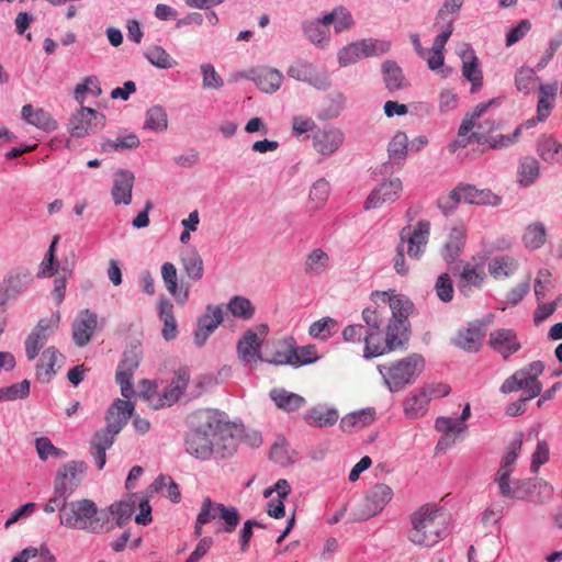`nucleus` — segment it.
<instances>
[{
    "label": "nucleus",
    "mask_w": 562,
    "mask_h": 562,
    "mask_svg": "<svg viewBox=\"0 0 562 562\" xmlns=\"http://www.w3.org/2000/svg\"><path fill=\"white\" fill-rule=\"evenodd\" d=\"M193 429L184 440L186 451L200 460H222L236 451L232 427L216 411L203 409L191 415Z\"/></svg>",
    "instance_id": "f257e3e1"
},
{
    "label": "nucleus",
    "mask_w": 562,
    "mask_h": 562,
    "mask_svg": "<svg viewBox=\"0 0 562 562\" xmlns=\"http://www.w3.org/2000/svg\"><path fill=\"white\" fill-rule=\"evenodd\" d=\"M407 539L419 548H432L446 537L447 518L435 504H425L409 515Z\"/></svg>",
    "instance_id": "f03ea898"
},
{
    "label": "nucleus",
    "mask_w": 562,
    "mask_h": 562,
    "mask_svg": "<svg viewBox=\"0 0 562 562\" xmlns=\"http://www.w3.org/2000/svg\"><path fill=\"white\" fill-rule=\"evenodd\" d=\"M59 521L67 528L89 533H103L114 529L106 510H99L97 504L88 498L64 503L60 507Z\"/></svg>",
    "instance_id": "7ed1b4c3"
},
{
    "label": "nucleus",
    "mask_w": 562,
    "mask_h": 562,
    "mask_svg": "<svg viewBox=\"0 0 562 562\" xmlns=\"http://www.w3.org/2000/svg\"><path fill=\"white\" fill-rule=\"evenodd\" d=\"M429 236L430 223L426 220L418 221L414 226H404L400 231L393 258V267L398 274L406 276L409 271L405 252L411 260H419L426 251Z\"/></svg>",
    "instance_id": "20e7f679"
},
{
    "label": "nucleus",
    "mask_w": 562,
    "mask_h": 562,
    "mask_svg": "<svg viewBox=\"0 0 562 562\" xmlns=\"http://www.w3.org/2000/svg\"><path fill=\"white\" fill-rule=\"evenodd\" d=\"M424 358L418 353H412L391 363L379 364L378 371L387 389L391 392H397L412 384L424 371Z\"/></svg>",
    "instance_id": "39448f33"
},
{
    "label": "nucleus",
    "mask_w": 562,
    "mask_h": 562,
    "mask_svg": "<svg viewBox=\"0 0 562 562\" xmlns=\"http://www.w3.org/2000/svg\"><path fill=\"white\" fill-rule=\"evenodd\" d=\"M460 202L497 206L502 203V199L488 189L480 190L472 184L460 183L447 196L438 200V206L443 210L445 214H448Z\"/></svg>",
    "instance_id": "423d86ee"
},
{
    "label": "nucleus",
    "mask_w": 562,
    "mask_h": 562,
    "mask_svg": "<svg viewBox=\"0 0 562 562\" xmlns=\"http://www.w3.org/2000/svg\"><path fill=\"white\" fill-rule=\"evenodd\" d=\"M543 369L544 366L541 361L529 363L507 378L501 386V392L507 394L517 390H524L525 395H529V397L538 396L542 389L538 376L542 373Z\"/></svg>",
    "instance_id": "0eeeda50"
},
{
    "label": "nucleus",
    "mask_w": 562,
    "mask_h": 562,
    "mask_svg": "<svg viewBox=\"0 0 562 562\" xmlns=\"http://www.w3.org/2000/svg\"><path fill=\"white\" fill-rule=\"evenodd\" d=\"M190 373L187 368H180L168 387L157 397H154L155 386L147 380L143 381L146 387L143 391L144 396L150 401V405L155 409L171 406L176 403L188 386Z\"/></svg>",
    "instance_id": "6e6552de"
},
{
    "label": "nucleus",
    "mask_w": 562,
    "mask_h": 562,
    "mask_svg": "<svg viewBox=\"0 0 562 562\" xmlns=\"http://www.w3.org/2000/svg\"><path fill=\"white\" fill-rule=\"evenodd\" d=\"M393 497L392 488L383 483L372 486L366 494L356 514L358 520H367L383 510Z\"/></svg>",
    "instance_id": "1a4fd4ad"
},
{
    "label": "nucleus",
    "mask_w": 562,
    "mask_h": 562,
    "mask_svg": "<svg viewBox=\"0 0 562 562\" xmlns=\"http://www.w3.org/2000/svg\"><path fill=\"white\" fill-rule=\"evenodd\" d=\"M105 116L93 109L82 106L69 122L70 134L74 137H85L104 127Z\"/></svg>",
    "instance_id": "9d476101"
},
{
    "label": "nucleus",
    "mask_w": 562,
    "mask_h": 562,
    "mask_svg": "<svg viewBox=\"0 0 562 562\" xmlns=\"http://www.w3.org/2000/svg\"><path fill=\"white\" fill-rule=\"evenodd\" d=\"M86 473L83 462L70 461L63 465L57 472L54 490L60 496H70L79 486Z\"/></svg>",
    "instance_id": "9b49d317"
},
{
    "label": "nucleus",
    "mask_w": 562,
    "mask_h": 562,
    "mask_svg": "<svg viewBox=\"0 0 562 562\" xmlns=\"http://www.w3.org/2000/svg\"><path fill=\"white\" fill-rule=\"evenodd\" d=\"M476 131L470 133L471 140L474 139L479 144H488L491 148L499 149L506 148L515 144L521 133V127L518 126L512 135H497L487 136L488 133L496 130L495 121L486 120L484 123L476 124Z\"/></svg>",
    "instance_id": "f8f14e48"
},
{
    "label": "nucleus",
    "mask_w": 562,
    "mask_h": 562,
    "mask_svg": "<svg viewBox=\"0 0 562 562\" xmlns=\"http://www.w3.org/2000/svg\"><path fill=\"white\" fill-rule=\"evenodd\" d=\"M59 318H42L25 339V352L29 360H34L45 346L49 336L58 326Z\"/></svg>",
    "instance_id": "ddd939ff"
},
{
    "label": "nucleus",
    "mask_w": 562,
    "mask_h": 562,
    "mask_svg": "<svg viewBox=\"0 0 562 562\" xmlns=\"http://www.w3.org/2000/svg\"><path fill=\"white\" fill-rule=\"evenodd\" d=\"M470 404L467 403L459 419L450 417H438L435 422V428L443 432L445 436L438 441L437 448H443L454 443L457 437L467 430L464 422L470 418Z\"/></svg>",
    "instance_id": "4468645a"
},
{
    "label": "nucleus",
    "mask_w": 562,
    "mask_h": 562,
    "mask_svg": "<svg viewBox=\"0 0 562 562\" xmlns=\"http://www.w3.org/2000/svg\"><path fill=\"white\" fill-rule=\"evenodd\" d=\"M288 75L295 80L307 82L316 89H325L329 85L327 74L306 60H299L290 65Z\"/></svg>",
    "instance_id": "2eb2a0df"
},
{
    "label": "nucleus",
    "mask_w": 562,
    "mask_h": 562,
    "mask_svg": "<svg viewBox=\"0 0 562 562\" xmlns=\"http://www.w3.org/2000/svg\"><path fill=\"white\" fill-rule=\"evenodd\" d=\"M139 350L137 348H133L124 352L123 359L119 364L115 379L120 384L121 393L125 398H130L134 393L131 379L139 364Z\"/></svg>",
    "instance_id": "dca6fc26"
},
{
    "label": "nucleus",
    "mask_w": 562,
    "mask_h": 562,
    "mask_svg": "<svg viewBox=\"0 0 562 562\" xmlns=\"http://www.w3.org/2000/svg\"><path fill=\"white\" fill-rule=\"evenodd\" d=\"M401 191L402 182L398 178L383 181L367 198L364 210L378 209L393 203L398 199Z\"/></svg>",
    "instance_id": "f3484780"
},
{
    "label": "nucleus",
    "mask_w": 562,
    "mask_h": 562,
    "mask_svg": "<svg viewBox=\"0 0 562 562\" xmlns=\"http://www.w3.org/2000/svg\"><path fill=\"white\" fill-rule=\"evenodd\" d=\"M488 346L504 359L520 350L521 344L512 328H497L490 333Z\"/></svg>",
    "instance_id": "a211bd4d"
},
{
    "label": "nucleus",
    "mask_w": 562,
    "mask_h": 562,
    "mask_svg": "<svg viewBox=\"0 0 562 562\" xmlns=\"http://www.w3.org/2000/svg\"><path fill=\"white\" fill-rule=\"evenodd\" d=\"M484 336V325L480 322H474L469 324L467 328L459 329L452 342L460 349L476 352L482 347Z\"/></svg>",
    "instance_id": "6ab92c4d"
},
{
    "label": "nucleus",
    "mask_w": 562,
    "mask_h": 562,
    "mask_svg": "<svg viewBox=\"0 0 562 562\" xmlns=\"http://www.w3.org/2000/svg\"><path fill=\"white\" fill-rule=\"evenodd\" d=\"M98 325V316L90 310L81 311L72 324V339L78 347H85L91 340V337Z\"/></svg>",
    "instance_id": "aec40b11"
},
{
    "label": "nucleus",
    "mask_w": 562,
    "mask_h": 562,
    "mask_svg": "<svg viewBox=\"0 0 562 562\" xmlns=\"http://www.w3.org/2000/svg\"><path fill=\"white\" fill-rule=\"evenodd\" d=\"M222 322V307L207 305L205 313L198 319V329L194 333V342L198 346L204 345L207 337L218 327Z\"/></svg>",
    "instance_id": "412c9836"
},
{
    "label": "nucleus",
    "mask_w": 562,
    "mask_h": 562,
    "mask_svg": "<svg viewBox=\"0 0 562 562\" xmlns=\"http://www.w3.org/2000/svg\"><path fill=\"white\" fill-rule=\"evenodd\" d=\"M462 76L471 82V93L477 92L483 85V74L480 68L479 58L471 46L464 45L461 52Z\"/></svg>",
    "instance_id": "4be33fe9"
},
{
    "label": "nucleus",
    "mask_w": 562,
    "mask_h": 562,
    "mask_svg": "<svg viewBox=\"0 0 562 562\" xmlns=\"http://www.w3.org/2000/svg\"><path fill=\"white\" fill-rule=\"evenodd\" d=\"M246 78L252 80L257 87L266 93H272L279 90L283 81L282 72L270 67L251 69L247 72Z\"/></svg>",
    "instance_id": "5701e85b"
},
{
    "label": "nucleus",
    "mask_w": 562,
    "mask_h": 562,
    "mask_svg": "<svg viewBox=\"0 0 562 562\" xmlns=\"http://www.w3.org/2000/svg\"><path fill=\"white\" fill-rule=\"evenodd\" d=\"M262 338L257 333L248 330L243 338L238 341L237 352L243 363L252 366L258 360H262L260 353V346Z\"/></svg>",
    "instance_id": "b1692460"
},
{
    "label": "nucleus",
    "mask_w": 562,
    "mask_h": 562,
    "mask_svg": "<svg viewBox=\"0 0 562 562\" xmlns=\"http://www.w3.org/2000/svg\"><path fill=\"white\" fill-rule=\"evenodd\" d=\"M134 187V175L128 170H119L114 175L111 194L116 205H128L132 202V190Z\"/></svg>",
    "instance_id": "393cba45"
},
{
    "label": "nucleus",
    "mask_w": 562,
    "mask_h": 562,
    "mask_svg": "<svg viewBox=\"0 0 562 562\" xmlns=\"http://www.w3.org/2000/svg\"><path fill=\"white\" fill-rule=\"evenodd\" d=\"M64 362V356L55 347L45 349L36 364L37 379L43 383H48L56 374L55 366L60 367Z\"/></svg>",
    "instance_id": "a878e982"
},
{
    "label": "nucleus",
    "mask_w": 562,
    "mask_h": 562,
    "mask_svg": "<svg viewBox=\"0 0 562 562\" xmlns=\"http://www.w3.org/2000/svg\"><path fill=\"white\" fill-rule=\"evenodd\" d=\"M510 474L506 471H497L494 481L497 483L499 493L507 498L522 499L530 492L531 481L530 480H518L514 482V486L509 483Z\"/></svg>",
    "instance_id": "bb28decb"
},
{
    "label": "nucleus",
    "mask_w": 562,
    "mask_h": 562,
    "mask_svg": "<svg viewBox=\"0 0 562 562\" xmlns=\"http://www.w3.org/2000/svg\"><path fill=\"white\" fill-rule=\"evenodd\" d=\"M510 474L506 471H497L494 481L497 483L499 493L507 498L522 499L530 492L531 481L530 480H518L514 482V486L509 483Z\"/></svg>",
    "instance_id": "cd10ccee"
},
{
    "label": "nucleus",
    "mask_w": 562,
    "mask_h": 562,
    "mask_svg": "<svg viewBox=\"0 0 562 562\" xmlns=\"http://www.w3.org/2000/svg\"><path fill=\"white\" fill-rule=\"evenodd\" d=\"M344 134L337 128H328L317 132L313 137V146L322 155L334 154L342 144Z\"/></svg>",
    "instance_id": "c85d7f7f"
},
{
    "label": "nucleus",
    "mask_w": 562,
    "mask_h": 562,
    "mask_svg": "<svg viewBox=\"0 0 562 562\" xmlns=\"http://www.w3.org/2000/svg\"><path fill=\"white\" fill-rule=\"evenodd\" d=\"M467 228L463 225L451 228L448 239L440 250L441 257L447 262H454L465 245Z\"/></svg>",
    "instance_id": "c756f323"
},
{
    "label": "nucleus",
    "mask_w": 562,
    "mask_h": 562,
    "mask_svg": "<svg viewBox=\"0 0 562 562\" xmlns=\"http://www.w3.org/2000/svg\"><path fill=\"white\" fill-rule=\"evenodd\" d=\"M338 418L336 408L323 404L313 406L304 415L306 424L317 428L330 427L337 423Z\"/></svg>",
    "instance_id": "7c9ffc66"
},
{
    "label": "nucleus",
    "mask_w": 562,
    "mask_h": 562,
    "mask_svg": "<svg viewBox=\"0 0 562 562\" xmlns=\"http://www.w3.org/2000/svg\"><path fill=\"white\" fill-rule=\"evenodd\" d=\"M408 341L407 321L402 318H391L387 328L385 342L389 351L404 348Z\"/></svg>",
    "instance_id": "2f4dec72"
},
{
    "label": "nucleus",
    "mask_w": 562,
    "mask_h": 562,
    "mask_svg": "<svg viewBox=\"0 0 562 562\" xmlns=\"http://www.w3.org/2000/svg\"><path fill=\"white\" fill-rule=\"evenodd\" d=\"M372 301L375 303L382 302L383 304H387L390 310L392 311V318H402L407 321V316L411 310V303L405 300L402 295H390L387 292H373L371 294Z\"/></svg>",
    "instance_id": "473e14b6"
},
{
    "label": "nucleus",
    "mask_w": 562,
    "mask_h": 562,
    "mask_svg": "<svg viewBox=\"0 0 562 562\" xmlns=\"http://www.w3.org/2000/svg\"><path fill=\"white\" fill-rule=\"evenodd\" d=\"M161 278L167 291L179 304L183 305L189 299V291L188 289L178 288V271L176 266L171 262L162 263Z\"/></svg>",
    "instance_id": "72a5a7b5"
},
{
    "label": "nucleus",
    "mask_w": 562,
    "mask_h": 562,
    "mask_svg": "<svg viewBox=\"0 0 562 562\" xmlns=\"http://www.w3.org/2000/svg\"><path fill=\"white\" fill-rule=\"evenodd\" d=\"M22 117L30 124L45 131L52 132L57 128V122L43 109H34L31 104L22 108Z\"/></svg>",
    "instance_id": "f704fd0d"
},
{
    "label": "nucleus",
    "mask_w": 562,
    "mask_h": 562,
    "mask_svg": "<svg viewBox=\"0 0 562 562\" xmlns=\"http://www.w3.org/2000/svg\"><path fill=\"white\" fill-rule=\"evenodd\" d=\"M158 315L164 322L161 330L166 340H172L177 337L178 325L173 314V304L168 299H160L158 304Z\"/></svg>",
    "instance_id": "c9c22d12"
},
{
    "label": "nucleus",
    "mask_w": 562,
    "mask_h": 562,
    "mask_svg": "<svg viewBox=\"0 0 562 562\" xmlns=\"http://www.w3.org/2000/svg\"><path fill=\"white\" fill-rule=\"evenodd\" d=\"M134 411V405L130 401L116 400L108 409L106 413V426H111L112 424L117 425V432L122 430L124 425L127 423L128 418L132 416Z\"/></svg>",
    "instance_id": "e433bc0d"
},
{
    "label": "nucleus",
    "mask_w": 562,
    "mask_h": 562,
    "mask_svg": "<svg viewBox=\"0 0 562 562\" xmlns=\"http://www.w3.org/2000/svg\"><path fill=\"white\" fill-rule=\"evenodd\" d=\"M180 260L190 280L199 281L202 279L204 272L203 260L194 247L186 249L181 254Z\"/></svg>",
    "instance_id": "4c0bfd02"
},
{
    "label": "nucleus",
    "mask_w": 562,
    "mask_h": 562,
    "mask_svg": "<svg viewBox=\"0 0 562 562\" xmlns=\"http://www.w3.org/2000/svg\"><path fill=\"white\" fill-rule=\"evenodd\" d=\"M303 30L306 37L314 45L325 47L328 44L330 37L329 24L324 22V16L322 19L304 23Z\"/></svg>",
    "instance_id": "58836bf2"
},
{
    "label": "nucleus",
    "mask_w": 562,
    "mask_h": 562,
    "mask_svg": "<svg viewBox=\"0 0 562 562\" xmlns=\"http://www.w3.org/2000/svg\"><path fill=\"white\" fill-rule=\"evenodd\" d=\"M270 397L279 408L286 412L296 411L305 404L304 397L284 389L271 390Z\"/></svg>",
    "instance_id": "ea45409f"
},
{
    "label": "nucleus",
    "mask_w": 562,
    "mask_h": 562,
    "mask_svg": "<svg viewBox=\"0 0 562 562\" xmlns=\"http://www.w3.org/2000/svg\"><path fill=\"white\" fill-rule=\"evenodd\" d=\"M293 345H295L293 337H286L277 341L274 344V351L267 361L277 366L290 364L293 367V357L295 355L293 352Z\"/></svg>",
    "instance_id": "a19ab883"
},
{
    "label": "nucleus",
    "mask_w": 562,
    "mask_h": 562,
    "mask_svg": "<svg viewBox=\"0 0 562 562\" xmlns=\"http://www.w3.org/2000/svg\"><path fill=\"white\" fill-rule=\"evenodd\" d=\"M32 280L33 278L30 272H15L7 277L2 283L7 295H9L11 300H14L26 291Z\"/></svg>",
    "instance_id": "79ce46f5"
},
{
    "label": "nucleus",
    "mask_w": 562,
    "mask_h": 562,
    "mask_svg": "<svg viewBox=\"0 0 562 562\" xmlns=\"http://www.w3.org/2000/svg\"><path fill=\"white\" fill-rule=\"evenodd\" d=\"M383 80L389 91H397L404 88L405 77L401 67L392 60L382 64Z\"/></svg>",
    "instance_id": "37998d69"
},
{
    "label": "nucleus",
    "mask_w": 562,
    "mask_h": 562,
    "mask_svg": "<svg viewBox=\"0 0 562 562\" xmlns=\"http://www.w3.org/2000/svg\"><path fill=\"white\" fill-rule=\"evenodd\" d=\"M135 505L136 501L133 497H130L128 499H123L110 505L105 510L109 514V517L111 515L115 516V526L122 528L130 521L134 513ZM109 521L111 522L110 519ZM112 525L114 526V524Z\"/></svg>",
    "instance_id": "c03bdc74"
},
{
    "label": "nucleus",
    "mask_w": 562,
    "mask_h": 562,
    "mask_svg": "<svg viewBox=\"0 0 562 562\" xmlns=\"http://www.w3.org/2000/svg\"><path fill=\"white\" fill-rule=\"evenodd\" d=\"M517 268V261L505 255L494 257L488 262V271L495 279L508 278L516 272Z\"/></svg>",
    "instance_id": "a18cd8bd"
},
{
    "label": "nucleus",
    "mask_w": 562,
    "mask_h": 562,
    "mask_svg": "<svg viewBox=\"0 0 562 562\" xmlns=\"http://www.w3.org/2000/svg\"><path fill=\"white\" fill-rule=\"evenodd\" d=\"M547 239V231L544 224L541 222H533L529 224L522 235V243L526 248L536 250L542 247Z\"/></svg>",
    "instance_id": "49530a36"
},
{
    "label": "nucleus",
    "mask_w": 562,
    "mask_h": 562,
    "mask_svg": "<svg viewBox=\"0 0 562 562\" xmlns=\"http://www.w3.org/2000/svg\"><path fill=\"white\" fill-rule=\"evenodd\" d=\"M404 414L408 418H420L428 411V398L423 394L422 390L418 393L411 394L404 402Z\"/></svg>",
    "instance_id": "de8ad7c7"
},
{
    "label": "nucleus",
    "mask_w": 562,
    "mask_h": 562,
    "mask_svg": "<svg viewBox=\"0 0 562 562\" xmlns=\"http://www.w3.org/2000/svg\"><path fill=\"white\" fill-rule=\"evenodd\" d=\"M324 22H327L329 25L334 24L335 32L341 33L352 26L353 19L348 9L337 7L331 12L324 15Z\"/></svg>",
    "instance_id": "09e8293b"
},
{
    "label": "nucleus",
    "mask_w": 562,
    "mask_h": 562,
    "mask_svg": "<svg viewBox=\"0 0 562 562\" xmlns=\"http://www.w3.org/2000/svg\"><path fill=\"white\" fill-rule=\"evenodd\" d=\"M540 175V165L539 161L531 157L527 156L520 160L518 177L519 182L524 186L532 184Z\"/></svg>",
    "instance_id": "8fccbe9b"
},
{
    "label": "nucleus",
    "mask_w": 562,
    "mask_h": 562,
    "mask_svg": "<svg viewBox=\"0 0 562 562\" xmlns=\"http://www.w3.org/2000/svg\"><path fill=\"white\" fill-rule=\"evenodd\" d=\"M560 143L551 135H541L537 140L536 151L539 157L549 164H554Z\"/></svg>",
    "instance_id": "3c124183"
},
{
    "label": "nucleus",
    "mask_w": 562,
    "mask_h": 562,
    "mask_svg": "<svg viewBox=\"0 0 562 562\" xmlns=\"http://www.w3.org/2000/svg\"><path fill=\"white\" fill-rule=\"evenodd\" d=\"M463 1L464 0H443L442 5L438 10L435 25L450 24V26H453V22L458 16Z\"/></svg>",
    "instance_id": "603ef678"
},
{
    "label": "nucleus",
    "mask_w": 562,
    "mask_h": 562,
    "mask_svg": "<svg viewBox=\"0 0 562 562\" xmlns=\"http://www.w3.org/2000/svg\"><path fill=\"white\" fill-rule=\"evenodd\" d=\"M150 487L158 493H162L173 503H179L180 501L181 494L179 486L170 476H158Z\"/></svg>",
    "instance_id": "864d4df0"
},
{
    "label": "nucleus",
    "mask_w": 562,
    "mask_h": 562,
    "mask_svg": "<svg viewBox=\"0 0 562 562\" xmlns=\"http://www.w3.org/2000/svg\"><path fill=\"white\" fill-rule=\"evenodd\" d=\"M168 127L167 113L162 106L156 105L150 108L146 113L144 128L162 132Z\"/></svg>",
    "instance_id": "5fc2aeb1"
},
{
    "label": "nucleus",
    "mask_w": 562,
    "mask_h": 562,
    "mask_svg": "<svg viewBox=\"0 0 562 562\" xmlns=\"http://www.w3.org/2000/svg\"><path fill=\"white\" fill-rule=\"evenodd\" d=\"M336 330L337 322L331 317H323L310 326L308 333L314 338L325 340L329 338Z\"/></svg>",
    "instance_id": "6e6d98bb"
},
{
    "label": "nucleus",
    "mask_w": 562,
    "mask_h": 562,
    "mask_svg": "<svg viewBox=\"0 0 562 562\" xmlns=\"http://www.w3.org/2000/svg\"><path fill=\"white\" fill-rule=\"evenodd\" d=\"M363 58L376 57L387 53L391 49V43L385 40L367 38L359 41Z\"/></svg>",
    "instance_id": "4d7b16f0"
},
{
    "label": "nucleus",
    "mask_w": 562,
    "mask_h": 562,
    "mask_svg": "<svg viewBox=\"0 0 562 562\" xmlns=\"http://www.w3.org/2000/svg\"><path fill=\"white\" fill-rule=\"evenodd\" d=\"M227 308L235 317L243 319H250L255 314L254 305L244 296H234L229 301Z\"/></svg>",
    "instance_id": "13d9d810"
},
{
    "label": "nucleus",
    "mask_w": 562,
    "mask_h": 562,
    "mask_svg": "<svg viewBox=\"0 0 562 562\" xmlns=\"http://www.w3.org/2000/svg\"><path fill=\"white\" fill-rule=\"evenodd\" d=\"M387 350L386 342H382L379 331H371L364 336V357L374 358L382 356Z\"/></svg>",
    "instance_id": "bf43d9fd"
},
{
    "label": "nucleus",
    "mask_w": 562,
    "mask_h": 562,
    "mask_svg": "<svg viewBox=\"0 0 562 562\" xmlns=\"http://www.w3.org/2000/svg\"><path fill=\"white\" fill-rule=\"evenodd\" d=\"M329 257L328 255L317 248L312 250L305 260V272L306 273H321L328 266Z\"/></svg>",
    "instance_id": "052dcab7"
},
{
    "label": "nucleus",
    "mask_w": 562,
    "mask_h": 562,
    "mask_svg": "<svg viewBox=\"0 0 562 562\" xmlns=\"http://www.w3.org/2000/svg\"><path fill=\"white\" fill-rule=\"evenodd\" d=\"M119 426H120L119 424L117 425L112 424L111 426H105L104 428L98 430L93 435L90 445L92 447H98V448L103 447L104 450L110 449L112 447V445L114 443L116 435L119 434L117 432Z\"/></svg>",
    "instance_id": "680f3d73"
},
{
    "label": "nucleus",
    "mask_w": 562,
    "mask_h": 562,
    "mask_svg": "<svg viewBox=\"0 0 562 562\" xmlns=\"http://www.w3.org/2000/svg\"><path fill=\"white\" fill-rule=\"evenodd\" d=\"M145 56L151 65L161 69H168L176 65V60L160 46L150 47Z\"/></svg>",
    "instance_id": "e2e57ef3"
},
{
    "label": "nucleus",
    "mask_w": 562,
    "mask_h": 562,
    "mask_svg": "<svg viewBox=\"0 0 562 562\" xmlns=\"http://www.w3.org/2000/svg\"><path fill=\"white\" fill-rule=\"evenodd\" d=\"M30 394V381L23 380L20 383L7 387H0V402L25 398Z\"/></svg>",
    "instance_id": "0e129e2a"
},
{
    "label": "nucleus",
    "mask_w": 562,
    "mask_h": 562,
    "mask_svg": "<svg viewBox=\"0 0 562 562\" xmlns=\"http://www.w3.org/2000/svg\"><path fill=\"white\" fill-rule=\"evenodd\" d=\"M537 79L538 77L535 75L533 69L520 67L515 75V85L519 91L529 93L533 90Z\"/></svg>",
    "instance_id": "69168bd1"
},
{
    "label": "nucleus",
    "mask_w": 562,
    "mask_h": 562,
    "mask_svg": "<svg viewBox=\"0 0 562 562\" xmlns=\"http://www.w3.org/2000/svg\"><path fill=\"white\" fill-rule=\"evenodd\" d=\"M361 58H363V54L359 41L346 45L338 52V61L342 67L352 65Z\"/></svg>",
    "instance_id": "338daca9"
},
{
    "label": "nucleus",
    "mask_w": 562,
    "mask_h": 562,
    "mask_svg": "<svg viewBox=\"0 0 562 562\" xmlns=\"http://www.w3.org/2000/svg\"><path fill=\"white\" fill-rule=\"evenodd\" d=\"M408 149V137L404 132H397L389 144V154L393 159L403 160Z\"/></svg>",
    "instance_id": "774afa93"
}]
</instances>
